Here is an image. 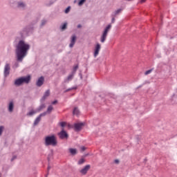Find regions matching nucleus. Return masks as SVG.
<instances>
[{"label":"nucleus","mask_w":177,"mask_h":177,"mask_svg":"<svg viewBox=\"0 0 177 177\" xmlns=\"http://www.w3.org/2000/svg\"><path fill=\"white\" fill-rule=\"evenodd\" d=\"M28 50H30V44H26L24 40H20L16 48L17 62L21 63L24 57L27 56Z\"/></svg>","instance_id":"f257e3e1"},{"label":"nucleus","mask_w":177,"mask_h":177,"mask_svg":"<svg viewBox=\"0 0 177 177\" xmlns=\"http://www.w3.org/2000/svg\"><path fill=\"white\" fill-rule=\"evenodd\" d=\"M45 146H57V139L55 135L48 136L44 140Z\"/></svg>","instance_id":"f03ea898"},{"label":"nucleus","mask_w":177,"mask_h":177,"mask_svg":"<svg viewBox=\"0 0 177 177\" xmlns=\"http://www.w3.org/2000/svg\"><path fill=\"white\" fill-rule=\"evenodd\" d=\"M111 28V24H110L104 28V32L100 38V41L102 43L106 41V38H107V34H109V31H110Z\"/></svg>","instance_id":"7ed1b4c3"},{"label":"nucleus","mask_w":177,"mask_h":177,"mask_svg":"<svg viewBox=\"0 0 177 177\" xmlns=\"http://www.w3.org/2000/svg\"><path fill=\"white\" fill-rule=\"evenodd\" d=\"M57 135L59 139H61L62 140L64 139H68V133H67V131H64V129H62V130L59 133H58Z\"/></svg>","instance_id":"20e7f679"},{"label":"nucleus","mask_w":177,"mask_h":177,"mask_svg":"<svg viewBox=\"0 0 177 177\" xmlns=\"http://www.w3.org/2000/svg\"><path fill=\"white\" fill-rule=\"evenodd\" d=\"M85 127V123L84 122H80V123H75L74 124V130L75 132H80L82 130V128Z\"/></svg>","instance_id":"39448f33"},{"label":"nucleus","mask_w":177,"mask_h":177,"mask_svg":"<svg viewBox=\"0 0 177 177\" xmlns=\"http://www.w3.org/2000/svg\"><path fill=\"white\" fill-rule=\"evenodd\" d=\"M89 169H91V165H86V166L84 167V168H82L80 172V174H82V175H86V174H88V171H89Z\"/></svg>","instance_id":"423d86ee"},{"label":"nucleus","mask_w":177,"mask_h":177,"mask_svg":"<svg viewBox=\"0 0 177 177\" xmlns=\"http://www.w3.org/2000/svg\"><path fill=\"white\" fill-rule=\"evenodd\" d=\"M10 74V64H6L4 67V77H8Z\"/></svg>","instance_id":"0eeeda50"},{"label":"nucleus","mask_w":177,"mask_h":177,"mask_svg":"<svg viewBox=\"0 0 177 177\" xmlns=\"http://www.w3.org/2000/svg\"><path fill=\"white\" fill-rule=\"evenodd\" d=\"M102 46H100V44L97 43L94 49V57H96L97 55H99V52H100Z\"/></svg>","instance_id":"6e6552de"},{"label":"nucleus","mask_w":177,"mask_h":177,"mask_svg":"<svg viewBox=\"0 0 177 177\" xmlns=\"http://www.w3.org/2000/svg\"><path fill=\"white\" fill-rule=\"evenodd\" d=\"M22 84H30L31 81V75H27L26 77H21Z\"/></svg>","instance_id":"1a4fd4ad"},{"label":"nucleus","mask_w":177,"mask_h":177,"mask_svg":"<svg viewBox=\"0 0 177 177\" xmlns=\"http://www.w3.org/2000/svg\"><path fill=\"white\" fill-rule=\"evenodd\" d=\"M44 82H45V77H44V76H41L37 80L36 85L39 87L42 86L44 85Z\"/></svg>","instance_id":"9d476101"},{"label":"nucleus","mask_w":177,"mask_h":177,"mask_svg":"<svg viewBox=\"0 0 177 177\" xmlns=\"http://www.w3.org/2000/svg\"><path fill=\"white\" fill-rule=\"evenodd\" d=\"M50 95V90H47L44 93V94L43 97H41V99L40 100L41 103H44V101L46 100V98L49 97Z\"/></svg>","instance_id":"9b49d317"},{"label":"nucleus","mask_w":177,"mask_h":177,"mask_svg":"<svg viewBox=\"0 0 177 177\" xmlns=\"http://www.w3.org/2000/svg\"><path fill=\"white\" fill-rule=\"evenodd\" d=\"M77 41V36L75 35H72L71 43L69 44V48H73L75 45V41Z\"/></svg>","instance_id":"f8f14e48"},{"label":"nucleus","mask_w":177,"mask_h":177,"mask_svg":"<svg viewBox=\"0 0 177 177\" xmlns=\"http://www.w3.org/2000/svg\"><path fill=\"white\" fill-rule=\"evenodd\" d=\"M14 85H15V86H21V85H23L21 77H19L18 79L15 80Z\"/></svg>","instance_id":"ddd939ff"},{"label":"nucleus","mask_w":177,"mask_h":177,"mask_svg":"<svg viewBox=\"0 0 177 177\" xmlns=\"http://www.w3.org/2000/svg\"><path fill=\"white\" fill-rule=\"evenodd\" d=\"M14 109H15V103L13 102V101H11L8 104V111L10 113H12Z\"/></svg>","instance_id":"4468645a"},{"label":"nucleus","mask_w":177,"mask_h":177,"mask_svg":"<svg viewBox=\"0 0 177 177\" xmlns=\"http://www.w3.org/2000/svg\"><path fill=\"white\" fill-rule=\"evenodd\" d=\"M68 151L71 156H75V154H77V149L69 148Z\"/></svg>","instance_id":"2eb2a0df"},{"label":"nucleus","mask_w":177,"mask_h":177,"mask_svg":"<svg viewBox=\"0 0 177 177\" xmlns=\"http://www.w3.org/2000/svg\"><path fill=\"white\" fill-rule=\"evenodd\" d=\"M74 74L71 73V75L68 76V77L64 80V82H68V81H71L73 78H74Z\"/></svg>","instance_id":"dca6fc26"},{"label":"nucleus","mask_w":177,"mask_h":177,"mask_svg":"<svg viewBox=\"0 0 177 177\" xmlns=\"http://www.w3.org/2000/svg\"><path fill=\"white\" fill-rule=\"evenodd\" d=\"M45 107H46V106L45 105V104H41L38 109H37V113H39V111H41V110H44V109H45Z\"/></svg>","instance_id":"f3484780"},{"label":"nucleus","mask_w":177,"mask_h":177,"mask_svg":"<svg viewBox=\"0 0 177 177\" xmlns=\"http://www.w3.org/2000/svg\"><path fill=\"white\" fill-rule=\"evenodd\" d=\"M40 122H41V116H38L35 119L33 125L35 127V125H38V124H39Z\"/></svg>","instance_id":"a211bd4d"},{"label":"nucleus","mask_w":177,"mask_h":177,"mask_svg":"<svg viewBox=\"0 0 177 177\" xmlns=\"http://www.w3.org/2000/svg\"><path fill=\"white\" fill-rule=\"evenodd\" d=\"M74 115H80V110L77 107H75L73 111Z\"/></svg>","instance_id":"6ab92c4d"},{"label":"nucleus","mask_w":177,"mask_h":177,"mask_svg":"<svg viewBox=\"0 0 177 177\" xmlns=\"http://www.w3.org/2000/svg\"><path fill=\"white\" fill-rule=\"evenodd\" d=\"M17 8H26V4L23 1H19L17 3Z\"/></svg>","instance_id":"aec40b11"},{"label":"nucleus","mask_w":177,"mask_h":177,"mask_svg":"<svg viewBox=\"0 0 177 177\" xmlns=\"http://www.w3.org/2000/svg\"><path fill=\"white\" fill-rule=\"evenodd\" d=\"M36 113H38V111H34V110H31L30 111H29L26 115L28 116H31V115H34V114H35Z\"/></svg>","instance_id":"412c9836"},{"label":"nucleus","mask_w":177,"mask_h":177,"mask_svg":"<svg viewBox=\"0 0 177 177\" xmlns=\"http://www.w3.org/2000/svg\"><path fill=\"white\" fill-rule=\"evenodd\" d=\"M78 68H79V65L78 64H76L73 68V71H72V73H73L74 75H75V73H77V70H78Z\"/></svg>","instance_id":"4be33fe9"},{"label":"nucleus","mask_w":177,"mask_h":177,"mask_svg":"<svg viewBox=\"0 0 177 177\" xmlns=\"http://www.w3.org/2000/svg\"><path fill=\"white\" fill-rule=\"evenodd\" d=\"M52 110H53V106L52 105H50L48 106L46 112H47L48 114H50V113H52Z\"/></svg>","instance_id":"5701e85b"},{"label":"nucleus","mask_w":177,"mask_h":177,"mask_svg":"<svg viewBox=\"0 0 177 177\" xmlns=\"http://www.w3.org/2000/svg\"><path fill=\"white\" fill-rule=\"evenodd\" d=\"M122 11V8H119V9H118L117 10H115V12H114V16H117V15H118V14L119 13H121V12Z\"/></svg>","instance_id":"b1692460"},{"label":"nucleus","mask_w":177,"mask_h":177,"mask_svg":"<svg viewBox=\"0 0 177 177\" xmlns=\"http://www.w3.org/2000/svg\"><path fill=\"white\" fill-rule=\"evenodd\" d=\"M84 162H85V159H84V158H82L77 162V164H78V165H82V164H84Z\"/></svg>","instance_id":"393cba45"},{"label":"nucleus","mask_w":177,"mask_h":177,"mask_svg":"<svg viewBox=\"0 0 177 177\" xmlns=\"http://www.w3.org/2000/svg\"><path fill=\"white\" fill-rule=\"evenodd\" d=\"M67 29V23L65 22L62 26H61V30H62V31H64V30H66Z\"/></svg>","instance_id":"a878e982"},{"label":"nucleus","mask_w":177,"mask_h":177,"mask_svg":"<svg viewBox=\"0 0 177 177\" xmlns=\"http://www.w3.org/2000/svg\"><path fill=\"white\" fill-rule=\"evenodd\" d=\"M85 2H86V0H80L78 2V6H82V5H84V3H85Z\"/></svg>","instance_id":"bb28decb"},{"label":"nucleus","mask_w":177,"mask_h":177,"mask_svg":"<svg viewBox=\"0 0 177 177\" xmlns=\"http://www.w3.org/2000/svg\"><path fill=\"white\" fill-rule=\"evenodd\" d=\"M59 125H60V127H62V128H64V127H66V125H67V123L66 122H59Z\"/></svg>","instance_id":"cd10ccee"},{"label":"nucleus","mask_w":177,"mask_h":177,"mask_svg":"<svg viewBox=\"0 0 177 177\" xmlns=\"http://www.w3.org/2000/svg\"><path fill=\"white\" fill-rule=\"evenodd\" d=\"M46 114H48V113H47L46 111L43 112V113H41L39 115V117H40V118H41V117H45V115H46Z\"/></svg>","instance_id":"c85d7f7f"},{"label":"nucleus","mask_w":177,"mask_h":177,"mask_svg":"<svg viewBox=\"0 0 177 177\" xmlns=\"http://www.w3.org/2000/svg\"><path fill=\"white\" fill-rule=\"evenodd\" d=\"M151 71H153V69H149V70L147 71L145 73V75H149V74H150V73H151Z\"/></svg>","instance_id":"c756f323"},{"label":"nucleus","mask_w":177,"mask_h":177,"mask_svg":"<svg viewBox=\"0 0 177 177\" xmlns=\"http://www.w3.org/2000/svg\"><path fill=\"white\" fill-rule=\"evenodd\" d=\"M73 89H77V87H72L71 88H67L65 92H70V91H73Z\"/></svg>","instance_id":"7c9ffc66"},{"label":"nucleus","mask_w":177,"mask_h":177,"mask_svg":"<svg viewBox=\"0 0 177 177\" xmlns=\"http://www.w3.org/2000/svg\"><path fill=\"white\" fill-rule=\"evenodd\" d=\"M70 9H71V7L68 6L65 10V13H68L70 12Z\"/></svg>","instance_id":"2f4dec72"},{"label":"nucleus","mask_w":177,"mask_h":177,"mask_svg":"<svg viewBox=\"0 0 177 177\" xmlns=\"http://www.w3.org/2000/svg\"><path fill=\"white\" fill-rule=\"evenodd\" d=\"M17 67H19V62H15L12 68H17Z\"/></svg>","instance_id":"473e14b6"},{"label":"nucleus","mask_w":177,"mask_h":177,"mask_svg":"<svg viewBox=\"0 0 177 177\" xmlns=\"http://www.w3.org/2000/svg\"><path fill=\"white\" fill-rule=\"evenodd\" d=\"M115 21V16L112 15L111 23L114 24Z\"/></svg>","instance_id":"72a5a7b5"},{"label":"nucleus","mask_w":177,"mask_h":177,"mask_svg":"<svg viewBox=\"0 0 177 177\" xmlns=\"http://www.w3.org/2000/svg\"><path fill=\"white\" fill-rule=\"evenodd\" d=\"M46 24V20L43 19V20L41 21V26H45Z\"/></svg>","instance_id":"f704fd0d"},{"label":"nucleus","mask_w":177,"mask_h":177,"mask_svg":"<svg viewBox=\"0 0 177 177\" xmlns=\"http://www.w3.org/2000/svg\"><path fill=\"white\" fill-rule=\"evenodd\" d=\"M2 132H3V126H0V136L2 135Z\"/></svg>","instance_id":"c9c22d12"},{"label":"nucleus","mask_w":177,"mask_h":177,"mask_svg":"<svg viewBox=\"0 0 177 177\" xmlns=\"http://www.w3.org/2000/svg\"><path fill=\"white\" fill-rule=\"evenodd\" d=\"M86 150V147H82L80 148V151H85Z\"/></svg>","instance_id":"e433bc0d"},{"label":"nucleus","mask_w":177,"mask_h":177,"mask_svg":"<svg viewBox=\"0 0 177 177\" xmlns=\"http://www.w3.org/2000/svg\"><path fill=\"white\" fill-rule=\"evenodd\" d=\"M50 165H48V167H47V175H46V176H48V175H49V171H50Z\"/></svg>","instance_id":"4c0bfd02"},{"label":"nucleus","mask_w":177,"mask_h":177,"mask_svg":"<svg viewBox=\"0 0 177 177\" xmlns=\"http://www.w3.org/2000/svg\"><path fill=\"white\" fill-rule=\"evenodd\" d=\"M115 164H120V160L118 159H115L114 160Z\"/></svg>","instance_id":"58836bf2"},{"label":"nucleus","mask_w":177,"mask_h":177,"mask_svg":"<svg viewBox=\"0 0 177 177\" xmlns=\"http://www.w3.org/2000/svg\"><path fill=\"white\" fill-rule=\"evenodd\" d=\"M17 158V156H12V158H11V161H13L14 160H16Z\"/></svg>","instance_id":"ea45409f"},{"label":"nucleus","mask_w":177,"mask_h":177,"mask_svg":"<svg viewBox=\"0 0 177 177\" xmlns=\"http://www.w3.org/2000/svg\"><path fill=\"white\" fill-rule=\"evenodd\" d=\"M52 104H57V100H55L52 102Z\"/></svg>","instance_id":"a19ab883"},{"label":"nucleus","mask_w":177,"mask_h":177,"mask_svg":"<svg viewBox=\"0 0 177 177\" xmlns=\"http://www.w3.org/2000/svg\"><path fill=\"white\" fill-rule=\"evenodd\" d=\"M82 27V26L81 24L77 25V28H81Z\"/></svg>","instance_id":"79ce46f5"},{"label":"nucleus","mask_w":177,"mask_h":177,"mask_svg":"<svg viewBox=\"0 0 177 177\" xmlns=\"http://www.w3.org/2000/svg\"><path fill=\"white\" fill-rule=\"evenodd\" d=\"M144 2H146V0H140L141 3H143Z\"/></svg>","instance_id":"37998d69"},{"label":"nucleus","mask_w":177,"mask_h":177,"mask_svg":"<svg viewBox=\"0 0 177 177\" xmlns=\"http://www.w3.org/2000/svg\"><path fill=\"white\" fill-rule=\"evenodd\" d=\"M48 162H49V161H50V157L49 155H48Z\"/></svg>","instance_id":"c03bdc74"},{"label":"nucleus","mask_w":177,"mask_h":177,"mask_svg":"<svg viewBox=\"0 0 177 177\" xmlns=\"http://www.w3.org/2000/svg\"><path fill=\"white\" fill-rule=\"evenodd\" d=\"M79 75L80 76L81 80H82V73H80Z\"/></svg>","instance_id":"a18cd8bd"},{"label":"nucleus","mask_w":177,"mask_h":177,"mask_svg":"<svg viewBox=\"0 0 177 177\" xmlns=\"http://www.w3.org/2000/svg\"><path fill=\"white\" fill-rule=\"evenodd\" d=\"M88 156H89V153H86L84 156V157H88Z\"/></svg>","instance_id":"49530a36"},{"label":"nucleus","mask_w":177,"mask_h":177,"mask_svg":"<svg viewBox=\"0 0 177 177\" xmlns=\"http://www.w3.org/2000/svg\"><path fill=\"white\" fill-rule=\"evenodd\" d=\"M144 161H145V162H146V161H147V159L145 158V159L144 160Z\"/></svg>","instance_id":"de8ad7c7"},{"label":"nucleus","mask_w":177,"mask_h":177,"mask_svg":"<svg viewBox=\"0 0 177 177\" xmlns=\"http://www.w3.org/2000/svg\"><path fill=\"white\" fill-rule=\"evenodd\" d=\"M138 88H142V86H138Z\"/></svg>","instance_id":"09e8293b"},{"label":"nucleus","mask_w":177,"mask_h":177,"mask_svg":"<svg viewBox=\"0 0 177 177\" xmlns=\"http://www.w3.org/2000/svg\"><path fill=\"white\" fill-rule=\"evenodd\" d=\"M126 1H133V0H126Z\"/></svg>","instance_id":"8fccbe9b"}]
</instances>
